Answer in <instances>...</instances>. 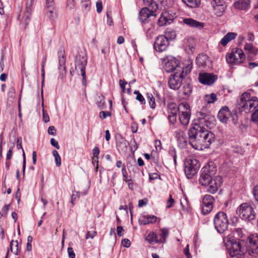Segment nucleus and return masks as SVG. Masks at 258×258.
I'll list each match as a JSON object with an SVG mask.
<instances>
[{
    "label": "nucleus",
    "mask_w": 258,
    "mask_h": 258,
    "mask_svg": "<svg viewBox=\"0 0 258 258\" xmlns=\"http://www.w3.org/2000/svg\"><path fill=\"white\" fill-rule=\"evenodd\" d=\"M249 93L245 92L243 93L240 100L238 102V107L240 111H244L246 113L249 112Z\"/></svg>",
    "instance_id": "nucleus-18"
},
{
    "label": "nucleus",
    "mask_w": 258,
    "mask_h": 258,
    "mask_svg": "<svg viewBox=\"0 0 258 258\" xmlns=\"http://www.w3.org/2000/svg\"><path fill=\"white\" fill-rule=\"evenodd\" d=\"M183 22L186 25L195 28L202 29L204 26L203 23L198 22L191 18H186L184 19Z\"/></svg>",
    "instance_id": "nucleus-26"
},
{
    "label": "nucleus",
    "mask_w": 258,
    "mask_h": 258,
    "mask_svg": "<svg viewBox=\"0 0 258 258\" xmlns=\"http://www.w3.org/2000/svg\"><path fill=\"white\" fill-rule=\"evenodd\" d=\"M199 81L203 84L210 85L217 79L216 76L209 73H201L199 77Z\"/></svg>",
    "instance_id": "nucleus-20"
},
{
    "label": "nucleus",
    "mask_w": 258,
    "mask_h": 258,
    "mask_svg": "<svg viewBox=\"0 0 258 258\" xmlns=\"http://www.w3.org/2000/svg\"><path fill=\"white\" fill-rule=\"evenodd\" d=\"M245 245L246 242L244 240L231 241V247L229 250L230 258H244V254L248 249Z\"/></svg>",
    "instance_id": "nucleus-5"
},
{
    "label": "nucleus",
    "mask_w": 258,
    "mask_h": 258,
    "mask_svg": "<svg viewBox=\"0 0 258 258\" xmlns=\"http://www.w3.org/2000/svg\"><path fill=\"white\" fill-rule=\"evenodd\" d=\"M208 60V57L206 54H200L197 57L196 62L199 66H204L206 65L207 61Z\"/></svg>",
    "instance_id": "nucleus-32"
},
{
    "label": "nucleus",
    "mask_w": 258,
    "mask_h": 258,
    "mask_svg": "<svg viewBox=\"0 0 258 258\" xmlns=\"http://www.w3.org/2000/svg\"><path fill=\"white\" fill-rule=\"evenodd\" d=\"M157 220V217L154 215L143 216L139 219L140 224L147 225L150 223H155Z\"/></svg>",
    "instance_id": "nucleus-27"
},
{
    "label": "nucleus",
    "mask_w": 258,
    "mask_h": 258,
    "mask_svg": "<svg viewBox=\"0 0 258 258\" xmlns=\"http://www.w3.org/2000/svg\"><path fill=\"white\" fill-rule=\"evenodd\" d=\"M87 60L85 56L78 55L76 57L75 69L79 73L80 72V75L82 76V84L84 86L87 84V79L86 76L85 69L87 65Z\"/></svg>",
    "instance_id": "nucleus-11"
},
{
    "label": "nucleus",
    "mask_w": 258,
    "mask_h": 258,
    "mask_svg": "<svg viewBox=\"0 0 258 258\" xmlns=\"http://www.w3.org/2000/svg\"><path fill=\"white\" fill-rule=\"evenodd\" d=\"M17 148L18 150L22 149L23 152V174L24 175L25 170L26 168V157L25 152L23 149L22 146V138L21 137H18L17 139Z\"/></svg>",
    "instance_id": "nucleus-30"
},
{
    "label": "nucleus",
    "mask_w": 258,
    "mask_h": 258,
    "mask_svg": "<svg viewBox=\"0 0 258 258\" xmlns=\"http://www.w3.org/2000/svg\"><path fill=\"white\" fill-rule=\"evenodd\" d=\"M183 3L189 8H199L201 5V0H181Z\"/></svg>",
    "instance_id": "nucleus-29"
},
{
    "label": "nucleus",
    "mask_w": 258,
    "mask_h": 258,
    "mask_svg": "<svg viewBox=\"0 0 258 258\" xmlns=\"http://www.w3.org/2000/svg\"><path fill=\"white\" fill-rule=\"evenodd\" d=\"M50 144L52 146L56 148L57 149H59L60 148L58 142L53 138L51 139Z\"/></svg>",
    "instance_id": "nucleus-59"
},
{
    "label": "nucleus",
    "mask_w": 258,
    "mask_h": 258,
    "mask_svg": "<svg viewBox=\"0 0 258 258\" xmlns=\"http://www.w3.org/2000/svg\"><path fill=\"white\" fill-rule=\"evenodd\" d=\"M96 8L97 12L99 13H101L102 10V2L99 0L96 3Z\"/></svg>",
    "instance_id": "nucleus-58"
},
{
    "label": "nucleus",
    "mask_w": 258,
    "mask_h": 258,
    "mask_svg": "<svg viewBox=\"0 0 258 258\" xmlns=\"http://www.w3.org/2000/svg\"><path fill=\"white\" fill-rule=\"evenodd\" d=\"M10 248L11 251L15 255H18L20 250L17 240H12L10 242Z\"/></svg>",
    "instance_id": "nucleus-34"
},
{
    "label": "nucleus",
    "mask_w": 258,
    "mask_h": 258,
    "mask_svg": "<svg viewBox=\"0 0 258 258\" xmlns=\"http://www.w3.org/2000/svg\"><path fill=\"white\" fill-rule=\"evenodd\" d=\"M169 235V231L167 228H163L161 230V233L159 234L158 237H160V243H165L166 239Z\"/></svg>",
    "instance_id": "nucleus-35"
},
{
    "label": "nucleus",
    "mask_w": 258,
    "mask_h": 258,
    "mask_svg": "<svg viewBox=\"0 0 258 258\" xmlns=\"http://www.w3.org/2000/svg\"><path fill=\"white\" fill-rule=\"evenodd\" d=\"M58 63L60 76L63 79L66 74V57L64 56V50H60L58 52Z\"/></svg>",
    "instance_id": "nucleus-19"
},
{
    "label": "nucleus",
    "mask_w": 258,
    "mask_h": 258,
    "mask_svg": "<svg viewBox=\"0 0 258 258\" xmlns=\"http://www.w3.org/2000/svg\"><path fill=\"white\" fill-rule=\"evenodd\" d=\"M46 15L51 21L54 20L57 15L55 7L46 8Z\"/></svg>",
    "instance_id": "nucleus-33"
},
{
    "label": "nucleus",
    "mask_w": 258,
    "mask_h": 258,
    "mask_svg": "<svg viewBox=\"0 0 258 258\" xmlns=\"http://www.w3.org/2000/svg\"><path fill=\"white\" fill-rule=\"evenodd\" d=\"M179 68H184L181 67L178 63V61L175 57H169L167 58V61L165 62L164 69L167 73L172 72H178Z\"/></svg>",
    "instance_id": "nucleus-15"
},
{
    "label": "nucleus",
    "mask_w": 258,
    "mask_h": 258,
    "mask_svg": "<svg viewBox=\"0 0 258 258\" xmlns=\"http://www.w3.org/2000/svg\"><path fill=\"white\" fill-rule=\"evenodd\" d=\"M80 197V193L79 192H73L71 197V203L74 205V202L77 198Z\"/></svg>",
    "instance_id": "nucleus-52"
},
{
    "label": "nucleus",
    "mask_w": 258,
    "mask_h": 258,
    "mask_svg": "<svg viewBox=\"0 0 258 258\" xmlns=\"http://www.w3.org/2000/svg\"><path fill=\"white\" fill-rule=\"evenodd\" d=\"M110 116L111 113L109 111H101L99 113V117L101 119H105L107 117Z\"/></svg>",
    "instance_id": "nucleus-49"
},
{
    "label": "nucleus",
    "mask_w": 258,
    "mask_h": 258,
    "mask_svg": "<svg viewBox=\"0 0 258 258\" xmlns=\"http://www.w3.org/2000/svg\"><path fill=\"white\" fill-rule=\"evenodd\" d=\"M111 15V12L107 11L106 13V16H107V23L109 26H112L113 25V21L112 19Z\"/></svg>",
    "instance_id": "nucleus-53"
},
{
    "label": "nucleus",
    "mask_w": 258,
    "mask_h": 258,
    "mask_svg": "<svg viewBox=\"0 0 258 258\" xmlns=\"http://www.w3.org/2000/svg\"><path fill=\"white\" fill-rule=\"evenodd\" d=\"M146 239L150 243H160L158 235L153 232L149 234Z\"/></svg>",
    "instance_id": "nucleus-36"
},
{
    "label": "nucleus",
    "mask_w": 258,
    "mask_h": 258,
    "mask_svg": "<svg viewBox=\"0 0 258 258\" xmlns=\"http://www.w3.org/2000/svg\"><path fill=\"white\" fill-rule=\"evenodd\" d=\"M213 7L215 10H218L220 11L219 14H218V16H220L221 14L225 11L224 7L221 4H217L215 6H213Z\"/></svg>",
    "instance_id": "nucleus-48"
},
{
    "label": "nucleus",
    "mask_w": 258,
    "mask_h": 258,
    "mask_svg": "<svg viewBox=\"0 0 258 258\" xmlns=\"http://www.w3.org/2000/svg\"><path fill=\"white\" fill-rule=\"evenodd\" d=\"M52 154L54 157L55 162L56 166L59 167L61 165V158L56 150H53Z\"/></svg>",
    "instance_id": "nucleus-44"
},
{
    "label": "nucleus",
    "mask_w": 258,
    "mask_h": 258,
    "mask_svg": "<svg viewBox=\"0 0 258 258\" xmlns=\"http://www.w3.org/2000/svg\"><path fill=\"white\" fill-rule=\"evenodd\" d=\"M179 112L178 106L175 103H169L167 105L168 118L171 124H174L176 122L177 113Z\"/></svg>",
    "instance_id": "nucleus-17"
},
{
    "label": "nucleus",
    "mask_w": 258,
    "mask_h": 258,
    "mask_svg": "<svg viewBox=\"0 0 258 258\" xmlns=\"http://www.w3.org/2000/svg\"><path fill=\"white\" fill-rule=\"evenodd\" d=\"M230 116L231 112L229 110L228 107L224 106L219 110L218 114V118L221 122L226 123L230 119Z\"/></svg>",
    "instance_id": "nucleus-22"
},
{
    "label": "nucleus",
    "mask_w": 258,
    "mask_h": 258,
    "mask_svg": "<svg viewBox=\"0 0 258 258\" xmlns=\"http://www.w3.org/2000/svg\"><path fill=\"white\" fill-rule=\"evenodd\" d=\"M175 136L182 147H184L186 145L187 141L184 131L181 130H177L175 132Z\"/></svg>",
    "instance_id": "nucleus-23"
},
{
    "label": "nucleus",
    "mask_w": 258,
    "mask_h": 258,
    "mask_svg": "<svg viewBox=\"0 0 258 258\" xmlns=\"http://www.w3.org/2000/svg\"><path fill=\"white\" fill-rule=\"evenodd\" d=\"M179 109V119L181 124L186 126L190 118V109L188 103L182 102L178 105Z\"/></svg>",
    "instance_id": "nucleus-10"
},
{
    "label": "nucleus",
    "mask_w": 258,
    "mask_h": 258,
    "mask_svg": "<svg viewBox=\"0 0 258 258\" xmlns=\"http://www.w3.org/2000/svg\"><path fill=\"white\" fill-rule=\"evenodd\" d=\"M134 94L137 95L136 99L138 100L141 104H145L146 103L144 97L139 91H135Z\"/></svg>",
    "instance_id": "nucleus-45"
},
{
    "label": "nucleus",
    "mask_w": 258,
    "mask_h": 258,
    "mask_svg": "<svg viewBox=\"0 0 258 258\" xmlns=\"http://www.w3.org/2000/svg\"><path fill=\"white\" fill-rule=\"evenodd\" d=\"M46 7L53 8L54 7V2L53 0H46Z\"/></svg>",
    "instance_id": "nucleus-63"
},
{
    "label": "nucleus",
    "mask_w": 258,
    "mask_h": 258,
    "mask_svg": "<svg viewBox=\"0 0 258 258\" xmlns=\"http://www.w3.org/2000/svg\"><path fill=\"white\" fill-rule=\"evenodd\" d=\"M143 2L144 5L148 7L147 8L150 10L156 11L158 8L157 5L153 0H143Z\"/></svg>",
    "instance_id": "nucleus-38"
},
{
    "label": "nucleus",
    "mask_w": 258,
    "mask_h": 258,
    "mask_svg": "<svg viewBox=\"0 0 258 258\" xmlns=\"http://www.w3.org/2000/svg\"><path fill=\"white\" fill-rule=\"evenodd\" d=\"M33 4V0H30V2H27L26 8L20 19V24L24 28H26L30 22Z\"/></svg>",
    "instance_id": "nucleus-12"
},
{
    "label": "nucleus",
    "mask_w": 258,
    "mask_h": 258,
    "mask_svg": "<svg viewBox=\"0 0 258 258\" xmlns=\"http://www.w3.org/2000/svg\"><path fill=\"white\" fill-rule=\"evenodd\" d=\"M164 37H165L168 41L169 42V40H173L175 39L176 37V33L175 32L172 30H167L165 33V35H164Z\"/></svg>",
    "instance_id": "nucleus-40"
},
{
    "label": "nucleus",
    "mask_w": 258,
    "mask_h": 258,
    "mask_svg": "<svg viewBox=\"0 0 258 258\" xmlns=\"http://www.w3.org/2000/svg\"><path fill=\"white\" fill-rule=\"evenodd\" d=\"M121 172H122V176L123 177V180L125 182L131 181V179H128V177L127 176V171H126L125 165H123V167H122V170H121Z\"/></svg>",
    "instance_id": "nucleus-47"
},
{
    "label": "nucleus",
    "mask_w": 258,
    "mask_h": 258,
    "mask_svg": "<svg viewBox=\"0 0 258 258\" xmlns=\"http://www.w3.org/2000/svg\"><path fill=\"white\" fill-rule=\"evenodd\" d=\"M205 100L208 104L213 103L217 100L216 95L215 93H211L210 95H206Z\"/></svg>",
    "instance_id": "nucleus-42"
},
{
    "label": "nucleus",
    "mask_w": 258,
    "mask_h": 258,
    "mask_svg": "<svg viewBox=\"0 0 258 258\" xmlns=\"http://www.w3.org/2000/svg\"><path fill=\"white\" fill-rule=\"evenodd\" d=\"M248 240L249 244L247 249L248 254L253 256L258 255V234L249 235Z\"/></svg>",
    "instance_id": "nucleus-13"
},
{
    "label": "nucleus",
    "mask_w": 258,
    "mask_h": 258,
    "mask_svg": "<svg viewBox=\"0 0 258 258\" xmlns=\"http://www.w3.org/2000/svg\"><path fill=\"white\" fill-rule=\"evenodd\" d=\"M188 142L191 147L199 150L208 148L215 140V135L200 125H194L188 132Z\"/></svg>",
    "instance_id": "nucleus-1"
},
{
    "label": "nucleus",
    "mask_w": 258,
    "mask_h": 258,
    "mask_svg": "<svg viewBox=\"0 0 258 258\" xmlns=\"http://www.w3.org/2000/svg\"><path fill=\"white\" fill-rule=\"evenodd\" d=\"M123 246L125 247H129L131 246V242L129 239L127 238H124L122 240L121 242Z\"/></svg>",
    "instance_id": "nucleus-60"
},
{
    "label": "nucleus",
    "mask_w": 258,
    "mask_h": 258,
    "mask_svg": "<svg viewBox=\"0 0 258 258\" xmlns=\"http://www.w3.org/2000/svg\"><path fill=\"white\" fill-rule=\"evenodd\" d=\"M148 101L149 102L150 107L152 109H154L156 107V104L155 103V99L153 97L152 94L147 93L146 94Z\"/></svg>",
    "instance_id": "nucleus-39"
},
{
    "label": "nucleus",
    "mask_w": 258,
    "mask_h": 258,
    "mask_svg": "<svg viewBox=\"0 0 258 258\" xmlns=\"http://www.w3.org/2000/svg\"><path fill=\"white\" fill-rule=\"evenodd\" d=\"M251 120L253 123L258 126V109L252 114Z\"/></svg>",
    "instance_id": "nucleus-46"
},
{
    "label": "nucleus",
    "mask_w": 258,
    "mask_h": 258,
    "mask_svg": "<svg viewBox=\"0 0 258 258\" xmlns=\"http://www.w3.org/2000/svg\"><path fill=\"white\" fill-rule=\"evenodd\" d=\"M48 133L49 135L55 136L56 135V130L53 126H50L48 128Z\"/></svg>",
    "instance_id": "nucleus-61"
},
{
    "label": "nucleus",
    "mask_w": 258,
    "mask_h": 258,
    "mask_svg": "<svg viewBox=\"0 0 258 258\" xmlns=\"http://www.w3.org/2000/svg\"><path fill=\"white\" fill-rule=\"evenodd\" d=\"M173 22V18L169 17V14L167 12L163 13L158 20V24L160 26L170 24Z\"/></svg>",
    "instance_id": "nucleus-25"
},
{
    "label": "nucleus",
    "mask_w": 258,
    "mask_h": 258,
    "mask_svg": "<svg viewBox=\"0 0 258 258\" xmlns=\"http://www.w3.org/2000/svg\"><path fill=\"white\" fill-rule=\"evenodd\" d=\"M236 212L239 217L244 220L250 221L255 218V212L252 207L246 203L241 204Z\"/></svg>",
    "instance_id": "nucleus-9"
},
{
    "label": "nucleus",
    "mask_w": 258,
    "mask_h": 258,
    "mask_svg": "<svg viewBox=\"0 0 258 258\" xmlns=\"http://www.w3.org/2000/svg\"><path fill=\"white\" fill-rule=\"evenodd\" d=\"M14 145H13L12 147H10L7 153V157H6V160H10L11 159L12 156H13V147Z\"/></svg>",
    "instance_id": "nucleus-54"
},
{
    "label": "nucleus",
    "mask_w": 258,
    "mask_h": 258,
    "mask_svg": "<svg viewBox=\"0 0 258 258\" xmlns=\"http://www.w3.org/2000/svg\"><path fill=\"white\" fill-rule=\"evenodd\" d=\"M228 121H231L234 124H236L238 121V116L236 113L232 114L231 113V116L230 119Z\"/></svg>",
    "instance_id": "nucleus-50"
},
{
    "label": "nucleus",
    "mask_w": 258,
    "mask_h": 258,
    "mask_svg": "<svg viewBox=\"0 0 258 258\" xmlns=\"http://www.w3.org/2000/svg\"><path fill=\"white\" fill-rule=\"evenodd\" d=\"M169 44L167 38L164 35H160L156 39L154 47L156 51L161 52L166 50Z\"/></svg>",
    "instance_id": "nucleus-16"
},
{
    "label": "nucleus",
    "mask_w": 258,
    "mask_h": 258,
    "mask_svg": "<svg viewBox=\"0 0 258 258\" xmlns=\"http://www.w3.org/2000/svg\"><path fill=\"white\" fill-rule=\"evenodd\" d=\"M104 97L102 95L98 96L97 104L98 107L100 109H106V105L105 103Z\"/></svg>",
    "instance_id": "nucleus-41"
},
{
    "label": "nucleus",
    "mask_w": 258,
    "mask_h": 258,
    "mask_svg": "<svg viewBox=\"0 0 258 258\" xmlns=\"http://www.w3.org/2000/svg\"><path fill=\"white\" fill-rule=\"evenodd\" d=\"M174 203V200L172 198V196L170 195L169 196V199L167 202L166 208H170L172 207L173 206Z\"/></svg>",
    "instance_id": "nucleus-51"
},
{
    "label": "nucleus",
    "mask_w": 258,
    "mask_h": 258,
    "mask_svg": "<svg viewBox=\"0 0 258 258\" xmlns=\"http://www.w3.org/2000/svg\"><path fill=\"white\" fill-rule=\"evenodd\" d=\"M250 0H238L234 3V6L236 9L247 10L250 8Z\"/></svg>",
    "instance_id": "nucleus-24"
},
{
    "label": "nucleus",
    "mask_w": 258,
    "mask_h": 258,
    "mask_svg": "<svg viewBox=\"0 0 258 258\" xmlns=\"http://www.w3.org/2000/svg\"><path fill=\"white\" fill-rule=\"evenodd\" d=\"M192 67L188 64L184 68H179L178 72H175L170 75L168 80V86L173 90H178L181 85L182 81L191 71Z\"/></svg>",
    "instance_id": "nucleus-3"
},
{
    "label": "nucleus",
    "mask_w": 258,
    "mask_h": 258,
    "mask_svg": "<svg viewBox=\"0 0 258 258\" xmlns=\"http://www.w3.org/2000/svg\"><path fill=\"white\" fill-rule=\"evenodd\" d=\"M215 229L219 233H222L228 228L229 222L226 214L223 212H219L214 218Z\"/></svg>",
    "instance_id": "nucleus-6"
},
{
    "label": "nucleus",
    "mask_w": 258,
    "mask_h": 258,
    "mask_svg": "<svg viewBox=\"0 0 258 258\" xmlns=\"http://www.w3.org/2000/svg\"><path fill=\"white\" fill-rule=\"evenodd\" d=\"M155 11L147 7L142 8L139 13V18L140 21L143 23H145L150 17L152 16L156 17V15L154 14Z\"/></svg>",
    "instance_id": "nucleus-21"
},
{
    "label": "nucleus",
    "mask_w": 258,
    "mask_h": 258,
    "mask_svg": "<svg viewBox=\"0 0 258 258\" xmlns=\"http://www.w3.org/2000/svg\"><path fill=\"white\" fill-rule=\"evenodd\" d=\"M200 168L198 161L194 158H187L184 162V172L188 179L192 177L197 173Z\"/></svg>",
    "instance_id": "nucleus-8"
},
{
    "label": "nucleus",
    "mask_w": 258,
    "mask_h": 258,
    "mask_svg": "<svg viewBox=\"0 0 258 258\" xmlns=\"http://www.w3.org/2000/svg\"><path fill=\"white\" fill-rule=\"evenodd\" d=\"M217 169L213 163L209 164L204 166L201 170L199 181L203 186H207V191L211 194L216 193L222 183V178L215 175Z\"/></svg>",
    "instance_id": "nucleus-2"
},
{
    "label": "nucleus",
    "mask_w": 258,
    "mask_h": 258,
    "mask_svg": "<svg viewBox=\"0 0 258 258\" xmlns=\"http://www.w3.org/2000/svg\"><path fill=\"white\" fill-rule=\"evenodd\" d=\"M100 150L98 147H95L93 150V154L94 157L96 158L97 159L98 158V155L99 154Z\"/></svg>",
    "instance_id": "nucleus-62"
},
{
    "label": "nucleus",
    "mask_w": 258,
    "mask_h": 258,
    "mask_svg": "<svg viewBox=\"0 0 258 258\" xmlns=\"http://www.w3.org/2000/svg\"><path fill=\"white\" fill-rule=\"evenodd\" d=\"M147 203L148 200L147 199L140 200L138 202V206L139 207H142L143 206H146L147 204Z\"/></svg>",
    "instance_id": "nucleus-64"
},
{
    "label": "nucleus",
    "mask_w": 258,
    "mask_h": 258,
    "mask_svg": "<svg viewBox=\"0 0 258 258\" xmlns=\"http://www.w3.org/2000/svg\"><path fill=\"white\" fill-rule=\"evenodd\" d=\"M245 58L243 50L239 48L233 49L231 52L226 55V61L232 65H238Z\"/></svg>",
    "instance_id": "nucleus-7"
},
{
    "label": "nucleus",
    "mask_w": 258,
    "mask_h": 258,
    "mask_svg": "<svg viewBox=\"0 0 258 258\" xmlns=\"http://www.w3.org/2000/svg\"><path fill=\"white\" fill-rule=\"evenodd\" d=\"M244 49L249 52L250 51L255 50V48L251 44L246 43L244 45Z\"/></svg>",
    "instance_id": "nucleus-57"
},
{
    "label": "nucleus",
    "mask_w": 258,
    "mask_h": 258,
    "mask_svg": "<svg viewBox=\"0 0 258 258\" xmlns=\"http://www.w3.org/2000/svg\"><path fill=\"white\" fill-rule=\"evenodd\" d=\"M237 33L234 32H228L220 40V43L223 46H226L229 42L235 38Z\"/></svg>",
    "instance_id": "nucleus-28"
},
{
    "label": "nucleus",
    "mask_w": 258,
    "mask_h": 258,
    "mask_svg": "<svg viewBox=\"0 0 258 258\" xmlns=\"http://www.w3.org/2000/svg\"><path fill=\"white\" fill-rule=\"evenodd\" d=\"M68 253L69 258H75V253L72 247H69L68 248Z\"/></svg>",
    "instance_id": "nucleus-56"
},
{
    "label": "nucleus",
    "mask_w": 258,
    "mask_h": 258,
    "mask_svg": "<svg viewBox=\"0 0 258 258\" xmlns=\"http://www.w3.org/2000/svg\"><path fill=\"white\" fill-rule=\"evenodd\" d=\"M249 112L252 111L255 108L258 106V98L253 96L249 99Z\"/></svg>",
    "instance_id": "nucleus-31"
},
{
    "label": "nucleus",
    "mask_w": 258,
    "mask_h": 258,
    "mask_svg": "<svg viewBox=\"0 0 258 258\" xmlns=\"http://www.w3.org/2000/svg\"><path fill=\"white\" fill-rule=\"evenodd\" d=\"M198 123L194 125H200V126L206 127L210 129L213 128L216 124V118L209 111L206 109L197 113Z\"/></svg>",
    "instance_id": "nucleus-4"
},
{
    "label": "nucleus",
    "mask_w": 258,
    "mask_h": 258,
    "mask_svg": "<svg viewBox=\"0 0 258 258\" xmlns=\"http://www.w3.org/2000/svg\"><path fill=\"white\" fill-rule=\"evenodd\" d=\"M181 91L183 95L185 96L184 98L188 97L192 91L190 85L189 84H186L184 85Z\"/></svg>",
    "instance_id": "nucleus-37"
},
{
    "label": "nucleus",
    "mask_w": 258,
    "mask_h": 258,
    "mask_svg": "<svg viewBox=\"0 0 258 258\" xmlns=\"http://www.w3.org/2000/svg\"><path fill=\"white\" fill-rule=\"evenodd\" d=\"M97 232L95 231H93V232L88 231L86 235V239H88L89 238L93 239L95 235H96Z\"/></svg>",
    "instance_id": "nucleus-55"
},
{
    "label": "nucleus",
    "mask_w": 258,
    "mask_h": 258,
    "mask_svg": "<svg viewBox=\"0 0 258 258\" xmlns=\"http://www.w3.org/2000/svg\"><path fill=\"white\" fill-rule=\"evenodd\" d=\"M214 202V198L210 195H206L203 197L201 210L203 215L208 214L212 211Z\"/></svg>",
    "instance_id": "nucleus-14"
},
{
    "label": "nucleus",
    "mask_w": 258,
    "mask_h": 258,
    "mask_svg": "<svg viewBox=\"0 0 258 258\" xmlns=\"http://www.w3.org/2000/svg\"><path fill=\"white\" fill-rule=\"evenodd\" d=\"M128 145V143L123 138H121V141L117 143V147L122 150L126 149Z\"/></svg>",
    "instance_id": "nucleus-43"
}]
</instances>
